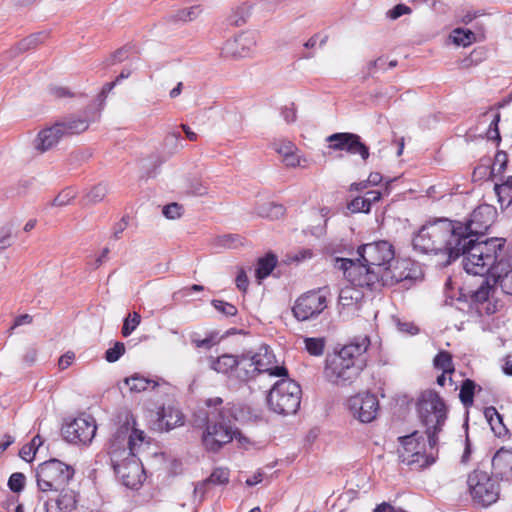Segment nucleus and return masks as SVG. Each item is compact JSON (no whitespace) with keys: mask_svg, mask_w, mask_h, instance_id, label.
Masks as SVG:
<instances>
[{"mask_svg":"<svg viewBox=\"0 0 512 512\" xmlns=\"http://www.w3.org/2000/svg\"><path fill=\"white\" fill-rule=\"evenodd\" d=\"M359 258H335L334 267L342 270L349 282L359 287L376 288L392 286L409 279V262L395 258V251L388 241L364 244L357 250Z\"/></svg>","mask_w":512,"mask_h":512,"instance_id":"obj_1","label":"nucleus"},{"mask_svg":"<svg viewBox=\"0 0 512 512\" xmlns=\"http://www.w3.org/2000/svg\"><path fill=\"white\" fill-rule=\"evenodd\" d=\"M505 240L491 238L485 241L466 239L460 244L459 256H463V268L468 274L491 276L492 266L498 263L504 251ZM476 309L480 314L492 315L503 308L496 297V290L487 279L472 295Z\"/></svg>","mask_w":512,"mask_h":512,"instance_id":"obj_2","label":"nucleus"},{"mask_svg":"<svg viewBox=\"0 0 512 512\" xmlns=\"http://www.w3.org/2000/svg\"><path fill=\"white\" fill-rule=\"evenodd\" d=\"M149 444V438L143 430L136 427L133 417L128 418L111 438L109 454L114 470L125 486L137 488L143 483L144 469L137 456Z\"/></svg>","mask_w":512,"mask_h":512,"instance_id":"obj_3","label":"nucleus"},{"mask_svg":"<svg viewBox=\"0 0 512 512\" xmlns=\"http://www.w3.org/2000/svg\"><path fill=\"white\" fill-rule=\"evenodd\" d=\"M463 224L438 219L423 225L413 238L415 250L424 254L441 255L442 263L450 264L459 257L463 239Z\"/></svg>","mask_w":512,"mask_h":512,"instance_id":"obj_4","label":"nucleus"},{"mask_svg":"<svg viewBox=\"0 0 512 512\" xmlns=\"http://www.w3.org/2000/svg\"><path fill=\"white\" fill-rule=\"evenodd\" d=\"M418 413L422 424L426 427L429 445L432 449L438 443L437 433L447 418V409L443 399L433 391H425L418 401Z\"/></svg>","mask_w":512,"mask_h":512,"instance_id":"obj_5","label":"nucleus"},{"mask_svg":"<svg viewBox=\"0 0 512 512\" xmlns=\"http://www.w3.org/2000/svg\"><path fill=\"white\" fill-rule=\"evenodd\" d=\"M233 439H236L241 445L249 443L246 437L233 430L226 422L224 411L209 413L207 427L202 437L205 447L210 451H218Z\"/></svg>","mask_w":512,"mask_h":512,"instance_id":"obj_6","label":"nucleus"},{"mask_svg":"<svg viewBox=\"0 0 512 512\" xmlns=\"http://www.w3.org/2000/svg\"><path fill=\"white\" fill-rule=\"evenodd\" d=\"M427 439H429L427 437ZM401 447L398 449L399 458L402 463L414 469L424 468L434 463L435 456L430 448L429 440L415 431L410 435L399 438Z\"/></svg>","mask_w":512,"mask_h":512,"instance_id":"obj_7","label":"nucleus"},{"mask_svg":"<svg viewBox=\"0 0 512 512\" xmlns=\"http://www.w3.org/2000/svg\"><path fill=\"white\" fill-rule=\"evenodd\" d=\"M301 387L294 380L285 378L277 381L270 389L267 402L277 414H294L301 402Z\"/></svg>","mask_w":512,"mask_h":512,"instance_id":"obj_8","label":"nucleus"},{"mask_svg":"<svg viewBox=\"0 0 512 512\" xmlns=\"http://www.w3.org/2000/svg\"><path fill=\"white\" fill-rule=\"evenodd\" d=\"M74 470L58 459L41 463L36 470V481L41 492H58L72 479Z\"/></svg>","mask_w":512,"mask_h":512,"instance_id":"obj_9","label":"nucleus"},{"mask_svg":"<svg viewBox=\"0 0 512 512\" xmlns=\"http://www.w3.org/2000/svg\"><path fill=\"white\" fill-rule=\"evenodd\" d=\"M467 484L474 502L482 506H489L499 498L498 482L485 471H473L468 476Z\"/></svg>","mask_w":512,"mask_h":512,"instance_id":"obj_10","label":"nucleus"},{"mask_svg":"<svg viewBox=\"0 0 512 512\" xmlns=\"http://www.w3.org/2000/svg\"><path fill=\"white\" fill-rule=\"evenodd\" d=\"M328 304V292L324 289L309 291L301 295L292 308L293 315L299 321H306L321 314Z\"/></svg>","mask_w":512,"mask_h":512,"instance_id":"obj_11","label":"nucleus"},{"mask_svg":"<svg viewBox=\"0 0 512 512\" xmlns=\"http://www.w3.org/2000/svg\"><path fill=\"white\" fill-rule=\"evenodd\" d=\"M247 366L253 367L249 370L250 378L256 373H267L277 377L287 376V369L276 359L268 346H261L250 358L246 357Z\"/></svg>","mask_w":512,"mask_h":512,"instance_id":"obj_12","label":"nucleus"},{"mask_svg":"<svg viewBox=\"0 0 512 512\" xmlns=\"http://www.w3.org/2000/svg\"><path fill=\"white\" fill-rule=\"evenodd\" d=\"M349 414L361 423L374 421L379 412L377 397L369 392H362L351 396L347 400Z\"/></svg>","mask_w":512,"mask_h":512,"instance_id":"obj_13","label":"nucleus"},{"mask_svg":"<svg viewBox=\"0 0 512 512\" xmlns=\"http://www.w3.org/2000/svg\"><path fill=\"white\" fill-rule=\"evenodd\" d=\"M96 422L90 415H81L62 428L64 439L73 444H89L96 434Z\"/></svg>","mask_w":512,"mask_h":512,"instance_id":"obj_14","label":"nucleus"},{"mask_svg":"<svg viewBox=\"0 0 512 512\" xmlns=\"http://www.w3.org/2000/svg\"><path fill=\"white\" fill-rule=\"evenodd\" d=\"M209 366L217 373L229 375L235 374L236 378L246 381L250 378L249 369L246 368V356L222 354L218 357L209 358Z\"/></svg>","mask_w":512,"mask_h":512,"instance_id":"obj_15","label":"nucleus"},{"mask_svg":"<svg viewBox=\"0 0 512 512\" xmlns=\"http://www.w3.org/2000/svg\"><path fill=\"white\" fill-rule=\"evenodd\" d=\"M495 209L490 205H481L476 208L469 221L463 225V239H474L477 235H483L492 225L495 217Z\"/></svg>","mask_w":512,"mask_h":512,"instance_id":"obj_16","label":"nucleus"},{"mask_svg":"<svg viewBox=\"0 0 512 512\" xmlns=\"http://www.w3.org/2000/svg\"><path fill=\"white\" fill-rule=\"evenodd\" d=\"M257 46V37L252 32H242L227 40L222 47L224 57L245 58L252 55Z\"/></svg>","mask_w":512,"mask_h":512,"instance_id":"obj_17","label":"nucleus"},{"mask_svg":"<svg viewBox=\"0 0 512 512\" xmlns=\"http://www.w3.org/2000/svg\"><path fill=\"white\" fill-rule=\"evenodd\" d=\"M273 148L281 158V162L287 168L306 169L310 165L309 159L301 150L289 140H278L273 143Z\"/></svg>","mask_w":512,"mask_h":512,"instance_id":"obj_18","label":"nucleus"},{"mask_svg":"<svg viewBox=\"0 0 512 512\" xmlns=\"http://www.w3.org/2000/svg\"><path fill=\"white\" fill-rule=\"evenodd\" d=\"M490 280L494 282L492 286L498 285L504 293L512 295V257L505 250L498 263L492 266Z\"/></svg>","mask_w":512,"mask_h":512,"instance_id":"obj_19","label":"nucleus"},{"mask_svg":"<svg viewBox=\"0 0 512 512\" xmlns=\"http://www.w3.org/2000/svg\"><path fill=\"white\" fill-rule=\"evenodd\" d=\"M324 376L327 381L336 385L351 383L356 378L350 367L345 365L336 354L326 359Z\"/></svg>","mask_w":512,"mask_h":512,"instance_id":"obj_20","label":"nucleus"},{"mask_svg":"<svg viewBox=\"0 0 512 512\" xmlns=\"http://www.w3.org/2000/svg\"><path fill=\"white\" fill-rule=\"evenodd\" d=\"M64 129L61 125L56 123L55 125L43 129L38 133L35 139V149L40 152H45L54 147L60 139L64 136Z\"/></svg>","mask_w":512,"mask_h":512,"instance_id":"obj_21","label":"nucleus"},{"mask_svg":"<svg viewBox=\"0 0 512 512\" xmlns=\"http://www.w3.org/2000/svg\"><path fill=\"white\" fill-rule=\"evenodd\" d=\"M60 493L56 498L48 499L45 502L46 512H51L55 505L57 512H71L76 508L77 495L73 490H59Z\"/></svg>","mask_w":512,"mask_h":512,"instance_id":"obj_22","label":"nucleus"},{"mask_svg":"<svg viewBox=\"0 0 512 512\" xmlns=\"http://www.w3.org/2000/svg\"><path fill=\"white\" fill-rule=\"evenodd\" d=\"M492 467L497 475L507 480L512 479V450L499 449L492 459Z\"/></svg>","mask_w":512,"mask_h":512,"instance_id":"obj_23","label":"nucleus"},{"mask_svg":"<svg viewBox=\"0 0 512 512\" xmlns=\"http://www.w3.org/2000/svg\"><path fill=\"white\" fill-rule=\"evenodd\" d=\"M159 428L169 431L175 427L181 426L184 423V416L182 412L173 406L163 407L158 413Z\"/></svg>","mask_w":512,"mask_h":512,"instance_id":"obj_24","label":"nucleus"},{"mask_svg":"<svg viewBox=\"0 0 512 512\" xmlns=\"http://www.w3.org/2000/svg\"><path fill=\"white\" fill-rule=\"evenodd\" d=\"M356 286L358 285L351 282V285H346L340 290L339 306L342 309L357 307L363 299L362 290Z\"/></svg>","mask_w":512,"mask_h":512,"instance_id":"obj_25","label":"nucleus"},{"mask_svg":"<svg viewBox=\"0 0 512 512\" xmlns=\"http://www.w3.org/2000/svg\"><path fill=\"white\" fill-rule=\"evenodd\" d=\"M254 5L250 2H242L233 7L228 16L229 24L235 27L245 25L250 19Z\"/></svg>","mask_w":512,"mask_h":512,"instance_id":"obj_26","label":"nucleus"},{"mask_svg":"<svg viewBox=\"0 0 512 512\" xmlns=\"http://www.w3.org/2000/svg\"><path fill=\"white\" fill-rule=\"evenodd\" d=\"M370 346V338L367 335H359L354 337L348 344L344 345L342 349L348 350L347 353L351 354L358 361H364L363 355L367 352Z\"/></svg>","mask_w":512,"mask_h":512,"instance_id":"obj_27","label":"nucleus"},{"mask_svg":"<svg viewBox=\"0 0 512 512\" xmlns=\"http://www.w3.org/2000/svg\"><path fill=\"white\" fill-rule=\"evenodd\" d=\"M345 139L348 140L346 141L344 151L354 155L358 154L364 161L368 159L369 149L363 142H361V139L358 135L348 133V136H345Z\"/></svg>","mask_w":512,"mask_h":512,"instance_id":"obj_28","label":"nucleus"},{"mask_svg":"<svg viewBox=\"0 0 512 512\" xmlns=\"http://www.w3.org/2000/svg\"><path fill=\"white\" fill-rule=\"evenodd\" d=\"M125 384L129 387L132 392H142L149 388L154 389L157 384L149 379H146L139 375H134L125 379Z\"/></svg>","mask_w":512,"mask_h":512,"instance_id":"obj_29","label":"nucleus"},{"mask_svg":"<svg viewBox=\"0 0 512 512\" xmlns=\"http://www.w3.org/2000/svg\"><path fill=\"white\" fill-rule=\"evenodd\" d=\"M450 38L457 46L467 47L476 41L475 33L469 29L456 28L452 31Z\"/></svg>","mask_w":512,"mask_h":512,"instance_id":"obj_30","label":"nucleus"},{"mask_svg":"<svg viewBox=\"0 0 512 512\" xmlns=\"http://www.w3.org/2000/svg\"><path fill=\"white\" fill-rule=\"evenodd\" d=\"M277 259L274 255L268 254L260 258L257 263L256 277L258 280L266 278L275 268Z\"/></svg>","mask_w":512,"mask_h":512,"instance_id":"obj_31","label":"nucleus"},{"mask_svg":"<svg viewBox=\"0 0 512 512\" xmlns=\"http://www.w3.org/2000/svg\"><path fill=\"white\" fill-rule=\"evenodd\" d=\"M434 367L444 372V374H451L454 372V366L450 353L446 351L439 352L433 359Z\"/></svg>","mask_w":512,"mask_h":512,"instance_id":"obj_32","label":"nucleus"},{"mask_svg":"<svg viewBox=\"0 0 512 512\" xmlns=\"http://www.w3.org/2000/svg\"><path fill=\"white\" fill-rule=\"evenodd\" d=\"M64 129V136L84 132L88 128V123L83 119H71L58 123Z\"/></svg>","mask_w":512,"mask_h":512,"instance_id":"obj_33","label":"nucleus"},{"mask_svg":"<svg viewBox=\"0 0 512 512\" xmlns=\"http://www.w3.org/2000/svg\"><path fill=\"white\" fill-rule=\"evenodd\" d=\"M484 415L489 422L491 429L498 435L502 434V431L504 430L503 424H502V417L498 413L495 407H487L484 410Z\"/></svg>","mask_w":512,"mask_h":512,"instance_id":"obj_34","label":"nucleus"},{"mask_svg":"<svg viewBox=\"0 0 512 512\" xmlns=\"http://www.w3.org/2000/svg\"><path fill=\"white\" fill-rule=\"evenodd\" d=\"M495 192L499 198V202L501 204H511L512 203V177L508 178L502 184L495 185Z\"/></svg>","mask_w":512,"mask_h":512,"instance_id":"obj_35","label":"nucleus"},{"mask_svg":"<svg viewBox=\"0 0 512 512\" xmlns=\"http://www.w3.org/2000/svg\"><path fill=\"white\" fill-rule=\"evenodd\" d=\"M483 117L487 118V120H490V126L487 130V138L490 140L499 141L500 134L498 130V123L500 121V114L498 112L488 111L483 114Z\"/></svg>","mask_w":512,"mask_h":512,"instance_id":"obj_36","label":"nucleus"},{"mask_svg":"<svg viewBox=\"0 0 512 512\" xmlns=\"http://www.w3.org/2000/svg\"><path fill=\"white\" fill-rule=\"evenodd\" d=\"M108 193V188L104 184H98L92 187L84 197L86 204H96L101 202Z\"/></svg>","mask_w":512,"mask_h":512,"instance_id":"obj_37","label":"nucleus"},{"mask_svg":"<svg viewBox=\"0 0 512 512\" xmlns=\"http://www.w3.org/2000/svg\"><path fill=\"white\" fill-rule=\"evenodd\" d=\"M348 350L340 349L336 355L344 362L345 365L349 366L354 375L357 377L360 371L364 367V361H358L351 354L347 353Z\"/></svg>","mask_w":512,"mask_h":512,"instance_id":"obj_38","label":"nucleus"},{"mask_svg":"<svg viewBox=\"0 0 512 512\" xmlns=\"http://www.w3.org/2000/svg\"><path fill=\"white\" fill-rule=\"evenodd\" d=\"M475 383L472 380L466 379L460 389L459 397L465 406H470L473 403V394Z\"/></svg>","mask_w":512,"mask_h":512,"instance_id":"obj_39","label":"nucleus"},{"mask_svg":"<svg viewBox=\"0 0 512 512\" xmlns=\"http://www.w3.org/2000/svg\"><path fill=\"white\" fill-rule=\"evenodd\" d=\"M305 348L309 354L313 356H320L324 352L325 341L323 338H305Z\"/></svg>","mask_w":512,"mask_h":512,"instance_id":"obj_40","label":"nucleus"},{"mask_svg":"<svg viewBox=\"0 0 512 512\" xmlns=\"http://www.w3.org/2000/svg\"><path fill=\"white\" fill-rule=\"evenodd\" d=\"M141 316L137 312H133L125 318L122 326V335L124 337L129 336L140 324Z\"/></svg>","mask_w":512,"mask_h":512,"instance_id":"obj_41","label":"nucleus"},{"mask_svg":"<svg viewBox=\"0 0 512 512\" xmlns=\"http://www.w3.org/2000/svg\"><path fill=\"white\" fill-rule=\"evenodd\" d=\"M229 481V470L226 468L215 469L207 479L208 484L224 485Z\"/></svg>","mask_w":512,"mask_h":512,"instance_id":"obj_42","label":"nucleus"},{"mask_svg":"<svg viewBox=\"0 0 512 512\" xmlns=\"http://www.w3.org/2000/svg\"><path fill=\"white\" fill-rule=\"evenodd\" d=\"M76 196V192L72 188H66L62 190L53 200V206H66L68 205Z\"/></svg>","mask_w":512,"mask_h":512,"instance_id":"obj_43","label":"nucleus"},{"mask_svg":"<svg viewBox=\"0 0 512 512\" xmlns=\"http://www.w3.org/2000/svg\"><path fill=\"white\" fill-rule=\"evenodd\" d=\"M125 345L122 342H116L113 347L105 352V359L109 363H114L124 354Z\"/></svg>","mask_w":512,"mask_h":512,"instance_id":"obj_44","label":"nucleus"},{"mask_svg":"<svg viewBox=\"0 0 512 512\" xmlns=\"http://www.w3.org/2000/svg\"><path fill=\"white\" fill-rule=\"evenodd\" d=\"M25 475L20 472L13 473L8 480V487L12 492H21L25 486Z\"/></svg>","mask_w":512,"mask_h":512,"instance_id":"obj_45","label":"nucleus"},{"mask_svg":"<svg viewBox=\"0 0 512 512\" xmlns=\"http://www.w3.org/2000/svg\"><path fill=\"white\" fill-rule=\"evenodd\" d=\"M508 157L505 152L499 151L496 153L494 157V162L492 164L491 170L492 174L498 175L504 172L507 165Z\"/></svg>","mask_w":512,"mask_h":512,"instance_id":"obj_46","label":"nucleus"},{"mask_svg":"<svg viewBox=\"0 0 512 512\" xmlns=\"http://www.w3.org/2000/svg\"><path fill=\"white\" fill-rule=\"evenodd\" d=\"M345 136H348V133H335L327 137V141L330 142L329 148L332 150H344L346 146Z\"/></svg>","mask_w":512,"mask_h":512,"instance_id":"obj_47","label":"nucleus"},{"mask_svg":"<svg viewBox=\"0 0 512 512\" xmlns=\"http://www.w3.org/2000/svg\"><path fill=\"white\" fill-rule=\"evenodd\" d=\"M201 13V9L199 6H193L189 8H184L176 14V17L180 21L188 22L195 20Z\"/></svg>","mask_w":512,"mask_h":512,"instance_id":"obj_48","label":"nucleus"},{"mask_svg":"<svg viewBox=\"0 0 512 512\" xmlns=\"http://www.w3.org/2000/svg\"><path fill=\"white\" fill-rule=\"evenodd\" d=\"M347 208L352 213H369L368 201L365 200L364 197H356L350 203H348Z\"/></svg>","mask_w":512,"mask_h":512,"instance_id":"obj_49","label":"nucleus"},{"mask_svg":"<svg viewBox=\"0 0 512 512\" xmlns=\"http://www.w3.org/2000/svg\"><path fill=\"white\" fill-rule=\"evenodd\" d=\"M213 307L225 316H235L237 314V308L227 302L221 300H213Z\"/></svg>","mask_w":512,"mask_h":512,"instance_id":"obj_50","label":"nucleus"},{"mask_svg":"<svg viewBox=\"0 0 512 512\" xmlns=\"http://www.w3.org/2000/svg\"><path fill=\"white\" fill-rule=\"evenodd\" d=\"M42 38H43V36L40 34L31 35V36L23 39L22 41H20L17 46V49L20 50L21 52L32 49V48L36 47L39 43L42 42Z\"/></svg>","mask_w":512,"mask_h":512,"instance_id":"obj_51","label":"nucleus"},{"mask_svg":"<svg viewBox=\"0 0 512 512\" xmlns=\"http://www.w3.org/2000/svg\"><path fill=\"white\" fill-rule=\"evenodd\" d=\"M163 215L171 220L178 219L182 214V207L177 203H171L164 206Z\"/></svg>","mask_w":512,"mask_h":512,"instance_id":"obj_52","label":"nucleus"},{"mask_svg":"<svg viewBox=\"0 0 512 512\" xmlns=\"http://www.w3.org/2000/svg\"><path fill=\"white\" fill-rule=\"evenodd\" d=\"M312 256H313V253L310 249H302L298 252L288 255L286 261L289 263H291V262L299 263V262L311 259Z\"/></svg>","mask_w":512,"mask_h":512,"instance_id":"obj_53","label":"nucleus"},{"mask_svg":"<svg viewBox=\"0 0 512 512\" xmlns=\"http://www.w3.org/2000/svg\"><path fill=\"white\" fill-rule=\"evenodd\" d=\"M411 12H412L411 8L408 7L407 5L397 4L395 7H393L391 10H389L387 12V16L390 19L395 20V19L401 17L402 15H407V14H410Z\"/></svg>","mask_w":512,"mask_h":512,"instance_id":"obj_54","label":"nucleus"},{"mask_svg":"<svg viewBox=\"0 0 512 512\" xmlns=\"http://www.w3.org/2000/svg\"><path fill=\"white\" fill-rule=\"evenodd\" d=\"M191 341L196 347L206 348V349L211 348L216 343L215 337H213V336H207L203 339H200L197 337L196 334L191 336Z\"/></svg>","mask_w":512,"mask_h":512,"instance_id":"obj_55","label":"nucleus"},{"mask_svg":"<svg viewBox=\"0 0 512 512\" xmlns=\"http://www.w3.org/2000/svg\"><path fill=\"white\" fill-rule=\"evenodd\" d=\"M397 328L400 332L408 334V335H415L419 331L418 327L415 326L413 323L402 322L400 320H397Z\"/></svg>","mask_w":512,"mask_h":512,"instance_id":"obj_56","label":"nucleus"},{"mask_svg":"<svg viewBox=\"0 0 512 512\" xmlns=\"http://www.w3.org/2000/svg\"><path fill=\"white\" fill-rule=\"evenodd\" d=\"M74 360L75 354L68 351L59 358L58 366L61 370H65L73 364Z\"/></svg>","mask_w":512,"mask_h":512,"instance_id":"obj_57","label":"nucleus"},{"mask_svg":"<svg viewBox=\"0 0 512 512\" xmlns=\"http://www.w3.org/2000/svg\"><path fill=\"white\" fill-rule=\"evenodd\" d=\"M236 286L239 290L245 292L248 288V277L243 269L238 271L236 277Z\"/></svg>","mask_w":512,"mask_h":512,"instance_id":"obj_58","label":"nucleus"},{"mask_svg":"<svg viewBox=\"0 0 512 512\" xmlns=\"http://www.w3.org/2000/svg\"><path fill=\"white\" fill-rule=\"evenodd\" d=\"M35 449L32 448L29 444L27 445H24L21 450L19 451V456L27 461V462H31L33 459H34V456H35Z\"/></svg>","mask_w":512,"mask_h":512,"instance_id":"obj_59","label":"nucleus"},{"mask_svg":"<svg viewBox=\"0 0 512 512\" xmlns=\"http://www.w3.org/2000/svg\"><path fill=\"white\" fill-rule=\"evenodd\" d=\"M207 485H209V484H208L207 480H205L204 482L198 483L195 486L193 494H194V498L197 499L198 502H201L203 500Z\"/></svg>","mask_w":512,"mask_h":512,"instance_id":"obj_60","label":"nucleus"},{"mask_svg":"<svg viewBox=\"0 0 512 512\" xmlns=\"http://www.w3.org/2000/svg\"><path fill=\"white\" fill-rule=\"evenodd\" d=\"M364 198L366 201H368V207L370 210L373 203L380 201L382 194L380 191H369Z\"/></svg>","mask_w":512,"mask_h":512,"instance_id":"obj_61","label":"nucleus"},{"mask_svg":"<svg viewBox=\"0 0 512 512\" xmlns=\"http://www.w3.org/2000/svg\"><path fill=\"white\" fill-rule=\"evenodd\" d=\"M373 512H406L402 509H395L393 506H391L390 504L386 503V502H383L381 504H379L374 510Z\"/></svg>","mask_w":512,"mask_h":512,"instance_id":"obj_62","label":"nucleus"},{"mask_svg":"<svg viewBox=\"0 0 512 512\" xmlns=\"http://www.w3.org/2000/svg\"><path fill=\"white\" fill-rule=\"evenodd\" d=\"M263 476H264L263 472L257 471L256 473H254L251 477H249L246 480V485L254 486V485L261 483L263 480Z\"/></svg>","mask_w":512,"mask_h":512,"instance_id":"obj_63","label":"nucleus"},{"mask_svg":"<svg viewBox=\"0 0 512 512\" xmlns=\"http://www.w3.org/2000/svg\"><path fill=\"white\" fill-rule=\"evenodd\" d=\"M470 455H471V444H470L468 436H466L465 448H464V452L461 457V462L464 464L468 463L470 460Z\"/></svg>","mask_w":512,"mask_h":512,"instance_id":"obj_64","label":"nucleus"}]
</instances>
